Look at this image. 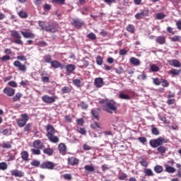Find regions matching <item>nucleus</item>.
<instances>
[{"mask_svg": "<svg viewBox=\"0 0 181 181\" xmlns=\"http://www.w3.org/2000/svg\"><path fill=\"white\" fill-rule=\"evenodd\" d=\"M34 148H31L33 155H40V149L45 148V144L40 140H35L33 143Z\"/></svg>", "mask_w": 181, "mask_h": 181, "instance_id": "f257e3e1", "label": "nucleus"}, {"mask_svg": "<svg viewBox=\"0 0 181 181\" xmlns=\"http://www.w3.org/2000/svg\"><path fill=\"white\" fill-rule=\"evenodd\" d=\"M103 111L108 112V114H117L118 107H117V103L115 102H108L105 106H103Z\"/></svg>", "mask_w": 181, "mask_h": 181, "instance_id": "f03ea898", "label": "nucleus"}, {"mask_svg": "<svg viewBox=\"0 0 181 181\" xmlns=\"http://www.w3.org/2000/svg\"><path fill=\"white\" fill-rule=\"evenodd\" d=\"M149 144L152 148H158V146H160L163 144H168V140L165 139V137H158V139L150 140Z\"/></svg>", "mask_w": 181, "mask_h": 181, "instance_id": "7ed1b4c3", "label": "nucleus"}, {"mask_svg": "<svg viewBox=\"0 0 181 181\" xmlns=\"http://www.w3.org/2000/svg\"><path fill=\"white\" fill-rule=\"evenodd\" d=\"M10 33L11 37L16 39L14 40V43H16V45H23V41H22V37L21 36V34H19V31L11 30Z\"/></svg>", "mask_w": 181, "mask_h": 181, "instance_id": "20e7f679", "label": "nucleus"}, {"mask_svg": "<svg viewBox=\"0 0 181 181\" xmlns=\"http://www.w3.org/2000/svg\"><path fill=\"white\" fill-rule=\"evenodd\" d=\"M21 119H17L16 122L17 125H18L20 128H23V127L26 125V122L29 121V116L28 115V114L25 113L21 115Z\"/></svg>", "mask_w": 181, "mask_h": 181, "instance_id": "39448f33", "label": "nucleus"}, {"mask_svg": "<svg viewBox=\"0 0 181 181\" xmlns=\"http://www.w3.org/2000/svg\"><path fill=\"white\" fill-rule=\"evenodd\" d=\"M40 169H48V170H53L56 168V163L52 161H45L40 165Z\"/></svg>", "mask_w": 181, "mask_h": 181, "instance_id": "423d86ee", "label": "nucleus"}, {"mask_svg": "<svg viewBox=\"0 0 181 181\" xmlns=\"http://www.w3.org/2000/svg\"><path fill=\"white\" fill-rule=\"evenodd\" d=\"M13 66L15 67H17V69L20 71H23V73H25L26 71V65L25 64H22V63L19 61H15L13 62Z\"/></svg>", "mask_w": 181, "mask_h": 181, "instance_id": "0eeeda50", "label": "nucleus"}, {"mask_svg": "<svg viewBox=\"0 0 181 181\" xmlns=\"http://www.w3.org/2000/svg\"><path fill=\"white\" fill-rule=\"evenodd\" d=\"M56 98H57V97H56V96L51 97L47 95H45L42 97V101L44 103H47V104H52V103H54V101H56Z\"/></svg>", "mask_w": 181, "mask_h": 181, "instance_id": "6e6552de", "label": "nucleus"}, {"mask_svg": "<svg viewBox=\"0 0 181 181\" xmlns=\"http://www.w3.org/2000/svg\"><path fill=\"white\" fill-rule=\"evenodd\" d=\"M94 85L96 88H101V87L104 86V79H103V78H95Z\"/></svg>", "mask_w": 181, "mask_h": 181, "instance_id": "1a4fd4ad", "label": "nucleus"}, {"mask_svg": "<svg viewBox=\"0 0 181 181\" xmlns=\"http://www.w3.org/2000/svg\"><path fill=\"white\" fill-rule=\"evenodd\" d=\"M3 93H4V94H6V95H8V97H13V95H15V89L9 87H6L4 89Z\"/></svg>", "mask_w": 181, "mask_h": 181, "instance_id": "9d476101", "label": "nucleus"}, {"mask_svg": "<svg viewBox=\"0 0 181 181\" xmlns=\"http://www.w3.org/2000/svg\"><path fill=\"white\" fill-rule=\"evenodd\" d=\"M73 26H75L76 29H80L84 25V21L80 19H74L72 23Z\"/></svg>", "mask_w": 181, "mask_h": 181, "instance_id": "9b49d317", "label": "nucleus"}, {"mask_svg": "<svg viewBox=\"0 0 181 181\" xmlns=\"http://www.w3.org/2000/svg\"><path fill=\"white\" fill-rule=\"evenodd\" d=\"M11 174L16 177H23L25 176V173L19 170H13L11 171Z\"/></svg>", "mask_w": 181, "mask_h": 181, "instance_id": "f8f14e48", "label": "nucleus"}, {"mask_svg": "<svg viewBox=\"0 0 181 181\" xmlns=\"http://www.w3.org/2000/svg\"><path fill=\"white\" fill-rule=\"evenodd\" d=\"M51 66L53 67V69H59L61 68V69H64V66L62 64V63L59 62L57 60L52 61Z\"/></svg>", "mask_w": 181, "mask_h": 181, "instance_id": "ddd939ff", "label": "nucleus"}, {"mask_svg": "<svg viewBox=\"0 0 181 181\" xmlns=\"http://www.w3.org/2000/svg\"><path fill=\"white\" fill-rule=\"evenodd\" d=\"M47 136H49V135H54L56 133V130L54 129V127L52 126L51 124H47Z\"/></svg>", "mask_w": 181, "mask_h": 181, "instance_id": "4468645a", "label": "nucleus"}, {"mask_svg": "<svg viewBox=\"0 0 181 181\" xmlns=\"http://www.w3.org/2000/svg\"><path fill=\"white\" fill-rule=\"evenodd\" d=\"M21 33L25 39H33L35 37L33 33L21 31Z\"/></svg>", "mask_w": 181, "mask_h": 181, "instance_id": "2eb2a0df", "label": "nucleus"}, {"mask_svg": "<svg viewBox=\"0 0 181 181\" xmlns=\"http://www.w3.org/2000/svg\"><path fill=\"white\" fill-rule=\"evenodd\" d=\"M145 16H148V12H145L144 11H141L140 13H137L135 15V18L136 19H144V18H145Z\"/></svg>", "mask_w": 181, "mask_h": 181, "instance_id": "dca6fc26", "label": "nucleus"}, {"mask_svg": "<svg viewBox=\"0 0 181 181\" xmlns=\"http://www.w3.org/2000/svg\"><path fill=\"white\" fill-rule=\"evenodd\" d=\"M45 30L46 32H51V33H55V32H57V27L53 25H49L48 26H46Z\"/></svg>", "mask_w": 181, "mask_h": 181, "instance_id": "f3484780", "label": "nucleus"}, {"mask_svg": "<svg viewBox=\"0 0 181 181\" xmlns=\"http://www.w3.org/2000/svg\"><path fill=\"white\" fill-rule=\"evenodd\" d=\"M65 69L66 70V73H73V71L76 70V65L73 64H69L65 66Z\"/></svg>", "mask_w": 181, "mask_h": 181, "instance_id": "a211bd4d", "label": "nucleus"}, {"mask_svg": "<svg viewBox=\"0 0 181 181\" xmlns=\"http://www.w3.org/2000/svg\"><path fill=\"white\" fill-rule=\"evenodd\" d=\"M68 164L74 166V165H78V160L74 157L68 158Z\"/></svg>", "mask_w": 181, "mask_h": 181, "instance_id": "6ab92c4d", "label": "nucleus"}, {"mask_svg": "<svg viewBox=\"0 0 181 181\" xmlns=\"http://www.w3.org/2000/svg\"><path fill=\"white\" fill-rule=\"evenodd\" d=\"M47 136L49 141H50V142H52L53 144H57V142H59V137L54 136V134H49Z\"/></svg>", "mask_w": 181, "mask_h": 181, "instance_id": "aec40b11", "label": "nucleus"}, {"mask_svg": "<svg viewBox=\"0 0 181 181\" xmlns=\"http://www.w3.org/2000/svg\"><path fill=\"white\" fill-rule=\"evenodd\" d=\"M156 42L159 43V45H165V43H166V37H165L163 35L158 36L156 39Z\"/></svg>", "mask_w": 181, "mask_h": 181, "instance_id": "412c9836", "label": "nucleus"}, {"mask_svg": "<svg viewBox=\"0 0 181 181\" xmlns=\"http://www.w3.org/2000/svg\"><path fill=\"white\" fill-rule=\"evenodd\" d=\"M129 62L133 66H139L141 64V60L134 57L130 58Z\"/></svg>", "mask_w": 181, "mask_h": 181, "instance_id": "4be33fe9", "label": "nucleus"}, {"mask_svg": "<svg viewBox=\"0 0 181 181\" xmlns=\"http://www.w3.org/2000/svg\"><path fill=\"white\" fill-rule=\"evenodd\" d=\"M21 158L23 160L28 161L29 160V153L26 151H24L21 153Z\"/></svg>", "mask_w": 181, "mask_h": 181, "instance_id": "5701e85b", "label": "nucleus"}, {"mask_svg": "<svg viewBox=\"0 0 181 181\" xmlns=\"http://www.w3.org/2000/svg\"><path fill=\"white\" fill-rule=\"evenodd\" d=\"M170 66H173V67H180L181 64L177 59H173L170 62Z\"/></svg>", "mask_w": 181, "mask_h": 181, "instance_id": "b1692460", "label": "nucleus"}, {"mask_svg": "<svg viewBox=\"0 0 181 181\" xmlns=\"http://www.w3.org/2000/svg\"><path fill=\"white\" fill-rule=\"evenodd\" d=\"M53 148H46L43 149V153L48 155V156H52L53 155Z\"/></svg>", "mask_w": 181, "mask_h": 181, "instance_id": "393cba45", "label": "nucleus"}, {"mask_svg": "<svg viewBox=\"0 0 181 181\" xmlns=\"http://www.w3.org/2000/svg\"><path fill=\"white\" fill-rule=\"evenodd\" d=\"M151 133L153 135H159L160 134L158 127H155L153 124L151 125Z\"/></svg>", "mask_w": 181, "mask_h": 181, "instance_id": "a878e982", "label": "nucleus"}, {"mask_svg": "<svg viewBox=\"0 0 181 181\" xmlns=\"http://www.w3.org/2000/svg\"><path fill=\"white\" fill-rule=\"evenodd\" d=\"M66 149L67 147L66 146V144L63 143L59 144L58 146V151H59V152H66Z\"/></svg>", "mask_w": 181, "mask_h": 181, "instance_id": "bb28decb", "label": "nucleus"}, {"mask_svg": "<svg viewBox=\"0 0 181 181\" xmlns=\"http://www.w3.org/2000/svg\"><path fill=\"white\" fill-rule=\"evenodd\" d=\"M91 115H92V116L93 117V118H95V119H99V112H98V111H97V110H94V109H92L91 110Z\"/></svg>", "mask_w": 181, "mask_h": 181, "instance_id": "cd10ccee", "label": "nucleus"}, {"mask_svg": "<svg viewBox=\"0 0 181 181\" xmlns=\"http://www.w3.org/2000/svg\"><path fill=\"white\" fill-rule=\"evenodd\" d=\"M154 171L156 172V173H162V172H163V167L157 165L154 167Z\"/></svg>", "mask_w": 181, "mask_h": 181, "instance_id": "c85d7f7f", "label": "nucleus"}, {"mask_svg": "<svg viewBox=\"0 0 181 181\" xmlns=\"http://www.w3.org/2000/svg\"><path fill=\"white\" fill-rule=\"evenodd\" d=\"M144 173L146 176H153V171L151 168H146L144 170Z\"/></svg>", "mask_w": 181, "mask_h": 181, "instance_id": "c756f323", "label": "nucleus"}, {"mask_svg": "<svg viewBox=\"0 0 181 181\" xmlns=\"http://www.w3.org/2000/svg\"><path fill=\"white\" fill-rule=\"evenodd\" d=\"M127 32H129V33H135V27L134 26V25L129 24L127 27Z\"/></svg>", "mask_w": 181, "mask_h": 181, "instance_id": "7c9ffc66", "label": "nucleus"}, {"mask_svg": "<svg viewBox=\"0 0 181 181\" xmlns=\"http://www.w3.org/2000/svg\"><path fill=\"white\" fill-rule=\"evenodd\" d=\"M157 151L160 153H165L166 151H168V148L163 146H160L159 147L157 148Z\"/></svg>", "mask_w": 181, "mask_h": 181, "instance_id": "2f4dec72", "label": "nucleus"}, {"mask_svg": "<svg viewBox=\"0 0 181 181\" xmlns=\"http://www.w3.org/2000/svg\"><path fill=\"white\" fill-rule=\"evenodd\" d=\"M165 170L168 172V173H175V172H176V169L175 168L169 165L165 166Z\"/></svg>", "mask_w": 181, "mask_h": 181, "instance_id": "473e14b6", "label": "nucleus"}, {"mask_svg": "<svg viewBox=\"0 0 181 181\" xmlns=\"http://www.w3.org/2000/svg\"><path fill=\"white\" fill-rule=\"evenodd\" d=\"M150 69L153 73H156L160 70L159 66H158L156 64H151Z\"/></svg>", "mask_w": 181, "mask_h": 181, "instance_id": "72a5a7b5", "label": "nucleus"}, {"mask_svg": "<svg viewBox=\"0 0 181 181\" xmlns=\"http://www.w3.org/2000/svg\"><path fill=\"white\" fill-rule=\"evenodd\" d=\"M22 93H17L14 97H13L12 100L14 102H16V101H19L21 100V98H22Z\"/></svg>", "mask_w": 181, "mask_h": 181, "instance_id": "f704fd0d", "label": "nucleus"}, {"mask_svg": "<svg viewBox=\"0 0 181 181\" xmlns=\"http://www.w3.org/2000/svg\"><path fill=\"white\" fill-rule=\"evenodd\" d=\"M71 91V88L69 86H64L62 88L63 94H67Z\"/></svg>", "mask_w": 181, "mask_h": 181, "instance_id": "c9c22d12", "label": "nucleus"}, {"mask_svg": "<svg viewBox=\"0 0 181 181\" xmlns=\"http://www.w3.org/2000/svg\"><path fill=\"white\" fill-rule=\"evenodd\" d=\"M168 74H173V76H179V74H180V70L171 69L168 71Z\"/></svg>", "mask_w": 181, "mask_h": 181, "instance_id": "e433bc0d", "label": "nucleus"}, {"mask_svg": "<svg viewBox=\"0 0 181 181\" xmlns=\"http://www.w3.org/2000/svg\"><path fill=\"white\" fill-rule=\"evenodd\" d=\"M139 163L144 168H147V166H148V161H146V160H145V158H140Z\"/></svg>", "mask_w": 181, "mask_h": 181, "instance_id": "4c0bfd02", "label": "nucleus"}, {"mask_svg": "<svg viewBox=\"0 0 181 181\" xmlns=\"http://www.w3.org/2000/svg\"><path fill=\"white\" fill-rule=\"evenodd\" d=\"M30 165H31V166H35V168H38V166H40V165L42 164H40V161L34 160L30 163Z\"/></svg>", "mask_w": 181, "mask_h": 181, "instance_id": "58836bf2", "label": "nucleus"}, {"mask_svg": "<svg viewBox=\"0 0 181 181\" xmlns=\"http://www.w3.org/2000/svg\"><path fill=\"white\" fill-rule=\"evenodd\" d=\"M78 106L81 107L82 110H87V108H88V104L84 101L81 102Z\"/></svg>", "mask_w": 181, "mask_h": 181, "instance_id": "ea45409f", "label": "nucleus"}, {"mask_svg": "<svg viewBox=\"0 0 181 181\" xmlns=\"http://www.w3.org/2000/svg\"><path fill=\"white\" fill-rule=\"evenodd\" d=\"M153 83L155 86H160L162 83V78L159 79V78H156L153 79Z\"/></svg>", "mask_w": 181, "mask_h": 181, "instance_id": "a19ab883", "label": "nucleus"}, {"mask_svg": "<svg viewBox=\"0 0 181 181\" xmlns=\"http://www.w3.org/2000/svg\"><path fill=\"white\" fill-rule=\"evenodd\" d=\"M84 169L86 172H94L95 168L93 166L86 165L84 167Z\"/></svg>", "mask_w": 181, "mask_h": 181, "instance_id": "79ce46f5", "label": "nucleus"}, {"mask_svg": "<svg viewBox=\"0 0 181 181\" xmlns=\"http://www.w3.org/2000/svg\"><path fill=\"white\" fill-rule=\"evenodd\" d=\"M119 97L122 99V100H131V97H129V95L124 94V93H120L119 95Z\"/></svg>", "mask_w": 181, "mask_h": 181, "instance_id": "37998d69", "label": "nucleus"}, {"mask_svg": "<svg viewBox=\"0 0 181 181\" xmlns=\"http://www.w3.org/2000/svg\"><path fill=\"white\" fill-rule=\"evenodd\" d=\"M87 37L88 39H90V40H95V39H97V36L94 33H90L89 34H88Z\"/></svg>", "mask_w": 181, "mask_h": 181, "instance_id": "c03bdc74", "label": "nucleus"}, {"mask_svg": "<svg viewBox=\"0 0 181 181\" xmlns=\"http://www.w3.org/2000/svg\"><path fill=\"white\" fill-rule=\"evenodd\" d=\"M8 169V164L5 162L0 163V170H6Z\"/></svg>", "mask_w": 181, "mask_h": 181, "instance_id": "a18cd8bd", "label": "nucleus"}, {"mask_svg": "<svg viewBox=\"0 0 181 181\" xmlns=\"http://www.w3.org/2000/svg\"><path fill=\"white\" fill-rule=\"evenodd\" d=\"M44 59H45V63H50V64H52V56H50V55H45V57H44Z\"/></svg>", "mask_w": 181, "mask_h": 181, "instance_id": "49530a36", "label": "nucleus"}, {"mask_svg": "<svg viewBox=\"0 0 181 181\" xmlns=\"http://www.w3.org/2000/svg\"><path fill=\"white\" fill-rule=\"evenodd\" d=\"M0 132H1V134H3V135H6V136H8L12 134L11 132V131L9 130V129H5L2 132L0 131Z\"/></svg>", "mask_w": 181, "mask_h": 181, "instance_id": "de8ad7c7", "label": "nucleus"}, {"mask_svg": "<svg viewBox=\"0 0 181 181\" xmlns=\"http://www.w3.org/2000/svg\"><path fill=\"white\" fill-rule=\"evenodd\" d=\"M165 13H158L156 14V18L158 19V21H160V19H164L165 18Z\"/></svg>", "mask_w": 181, "mask_h": 181, "instance_id": "09e8293b", "label": "nucleus"}, {"mask_svg": "<svg viewBox=\"0 0 181 181\" xmlns=\"http://www.w3.org/2000/svg\"><path fill=\"white\" fill-rule=\"evenodd\" d=\"M52 4H58V5H64L66 0H52Z\"/></svg>", "mask_w": 181, "mask_h": 181, "instance_id": "8fccbe9b", "label": "nucleus"}, {"mask_svg": "<svg viewBox=\"0 0 181 181\" xmlns=\"http://www.w3.org/2000/svg\"><path fill=\"white\" fill-rule=\"evenodd\" d=\"M18 16H20V18H23L25 19L28 18V13H26L25 11H19Z\"/></svg>", "mask_w": 181, "mask_h": 181, "instance_id": "3c124183", "label": "nucleus"}, {"mask_svg": "<svg viewBox=\"0 0 181 181\" xmlns=\"http://www.w3.org/2000/svg\"><path fill=\"white\" fill-rule=\"evenodd\" d=\"M96 63L98 64V66H102L103 65V57L98 56L96 57Z\"/></svg>", "mask_w": 181, "mask_h": 181, "instance_id": "603ef678", "label": "nucleus"}, {"mask_svg": "<svg viewBox=\"0 0 181 181\" xmlns=\"http://www.w3.org/2000/svg\"><path fill=\"white\" fill-rule=\"evenodd\" d=\"M161 84L163 87H169V82H168V80L161 78Z\"/></svg>", "mask_w": 181, "mask_h": 181, "instance_id": "864d4df0", "label": "nucleus"}, {"mask_svg": "<svg viewBox=\"0 0 181 181\" xmlns=\"http://www.w3.org/2000/svg\"><path fill=\"white\" fill-rule=\"evenodd\" d=\"M73 83L76 86V87H80L81 84V81L80 79H74L73 80Z\"/></svg>", "mask_w": 181, "mask_h": 181, "instance_id": "5fc2aeb1", "label": "nucleus"}, {"mask_svg": "<svg viewBox=\"0 0 181 181\" xmlns=\"http://www.w3.org/2000/svg\"><path fill=\"white\" fill-rule=\"evenodd\" d=\"M2 148H4L5 149H11V148H12V146L11 145V144H9V142L4 143L2 145Z\"/></svg>", "mask_w": 181, "mask_h": 181, "instance_id": "6e6d98bb", "label": "nucleus"}, {"mask_svg": "<svg viewBox=\"0 0 181 181\" xmlns=\"http://www.w3.org/2000/svg\"><path fill=\"white\" fill-rule=\"evenodd\" d=\"M176 166L177 168V176L178 177H181V165L179 163L176 164Z\"/></svg>", "mask_w": 181, "mask_h": 181, "instance_id": "4d7b16f0", "label": "nucleus"}, {"mask_svg": "<svg viewBox=\"0 0 181 181\" xmlns=\"http://www.w3.org/2000/svg\"><path fill=\"white\" fill-rule=\"evenodd\" d=\"M181 37L175 35L172 37L171 40L172 42H180Z\"/></svg>", "mask_w": 181, "mask_h": 181, "instance_id": "13d9d810", "label": "nucleus"}, {"mask_svg": "<svg viewBox=\"0 0 181 181\" xmlns=\"http://www.w3.org/2000/svg\"><path fill=\"white\" fill-rule=\"evenodd\" d=\"M0 60H1L2 62H6V60H11V56L4 55L0 58Z\"/></svg>", "mask_w": 181, "mask_h": 181, "instance_id": "bf43d9fd", "label": "nucleus"}, {"mask_svg": "<svg viewBox=\"0 0 181 181\" xmlns=\"http://www.w3.org/2000/svg\"><path fill=\"white\" fill-rule=\"evenodd\" d=\"M8 85L11 87H13L14 88H16V87H18V83H16L14 81L8 82Z\"/></svg>", "mask_w": 181, "mask_h": 181, "instance_id": "052dcab7", "label": "nucleus"}, {"mask_svg": "<svg viewBox=\"0 0 181 181\" xmlns=\"http://www.w3.org/2000/svg\"><path fill=\"white\" fill-rule=\"evenodd\" d=\"M63 177L65 179V180H71V179H73L71 174H64Z\"/></svg>", "mask_w": 181, "mask_h": 181, "instance_id": "680f3d73", "label": "nucleus"}, {"mask_svg": "<svg viewBox=\"0 0 181 181\" xmlns=\"http://www.w3.org/2000/svg\"><path fill=\"white\" fill-rule=\"evenodd\" d=\"M117 74H122L124 69L122 67H119L115 69Z\"/></svg>", "mask_w": 181, "mask_h": 181, "instance_id": "e2e57ef3", "label": "nucleus"}, {"mask_svg": "<svg viewBox=\"0 0 181 181\" xmlns=\"http://www.w3.org/2000/svg\"><path fill=\"white\" fill-rule=\"evenodd\" d=\"M39 27L41 28L42 30H46V26L45 25V22L39 21Z\"/></svg>", "mask_w": 181, "mask_h": 181, "instance_id": "0e129e2a", "label": "nucleus"}, {"mask_svg": "<svg viewBox=\"0 0 181 181\" xmlns=\"http://www.w3.org/2000/svg\"><path fill=\"white\" fill-rule=\"evenodd\" d=\"M127 177H128V175H127V174L125 173H122L121 175L119 176L118 179L119 180H125Z\"/></svg>", "mask_w": 181, "mask_h": 181, "instance_id": "69168bd1", "label": "nucleus"}, {"mask_svg": "<svg viewBox=\"0 0 181 181\" xmlns=\"http://www.w3.org/2000/svg\"><path fill=\"white\" fill-rule=\"evenodd\" d=\"M148 76L145 74V73L141 74L139 76L138 78L140 80H146Z\"/></svg>", "mask_w": 181, "mask_h": 181, "instance_id": "338daca9", "label": "nucleus"}, {"mask_svg": "<svg viewBox=\"0 0 181 181\" xmlns=\"http://www.w3.org/2000/svg\"><path fill=\"white\" fill-rule=\"evenodd\" d=\"M43 8L45 11H50V9H52V6H50V4H45L43 6Z\"/></svg>", "mask_w": 181, "mask_h": 181, "instance_id": "774afa93", "label": "nucleus"}]
</instances>
